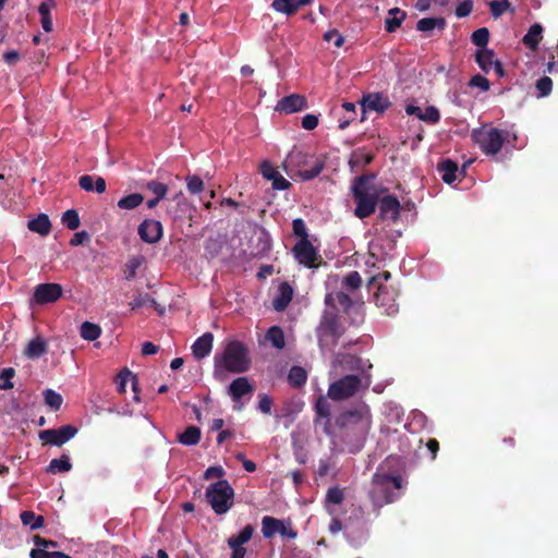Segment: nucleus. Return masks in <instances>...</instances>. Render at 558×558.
Segmentation results:
<instances>
[{
    "label": "nucleus",
    "mask_w": 558,
    "mask_h": 558,
    "mask_svg": "<svg viewBox=\"0 0 558 558\" xmlns=\"http://www.w3.org/2000/svg\"><path fill=\"white\" fill-rule=\"evenodd\" d=\"M129 379H132V387H133V390L135 391L136 390V380H135V376L132 374L131 371H129L128 368H124L122 369L118 377H117V386H118V391L121 392V393H124L125 390H126V384L129 381Z\"/></svg>",
    "instance_id": "obj_44"
},
{
    "label": "nucleus",
    "mask_w": 558,
    "mask_h": 558,
    "mask_svg": "<svg viewBox=\"0 0 558 558\" xmlns=\"http://www.w3.org/2000/svg\"><path fill=\"white\" fill-rule=\"evenodd\" d=\"M293 296V289L288 282L279 284L272 300V306L277 312L284 311L290 304Z\"/></svg>",
    "instance_id": "obj_23"
},
{
    "label": "nucleus",
    "mask_w": 558,
    "mask_h": 558,
    "mask_svg": "<svg viewBox=\"0 0 558 558\" xmlns=\"http://www.w3.org/2000/svg\"><path fill=\"white\" fill-rule=\"evenodd\" d=\"M253 386L246 377H238L228 387V393L234 402V410L241 411L244 407L242 398L253 392Z\"/></svg>",
    "instance_id": "obj_14"
},
{
    "label": "nucleus",
    "mask_w": 558,
    "mask_h": 558,
    "mask_svg": "<svg viewBox=\"0 0 558 558\" xmlns=\"http://www.w3.org/2000/svg\"><path fill=\"white\" fill-rule=\"evenodd\" d=\"M420 120L430 124H436L440 120V112L436 107L428 106L424 111H422Z\"/></svg>",
    "instance_id": "obj_52"
},
{
    "label": "nucleus",
    "mask_w": 558,
    "mask_h": 558,
    "mask_svg": "<svg viewBox=\"0 0 558 558\" xmlns=\"http://www.w3.org/2000/svg\"><path fill=\"white\" fill-rule=\"evenodd\" d=\"M306 379H307V375H306V372L304 371V368H302L300 366L291 367L289 375H288V380H289L290 385H292L293 387H301L306 383Z\"/></svg>",
    "instance_id": "obj_43"
},
{
    "label": "nucleus",
    "mask_w": 558,
    "mask_h": 558,
    "mask_svg": "<svg viewBox=\"0 0 558 558\" xmlns=\"http://www.w3.org/2000/svg\"><path fill=\"white\" fill-rule=\"evenodd\" d=\"M148 191H150L155 197L163 199L168 193V186L161 182L149 181L146 184Z\"/></svg>",
    "instance_id": "obj_54"
},
{
    "label": "nucleus",
    "mask_w": 558,
    "mask_h": 558,
    "mask_svg": "<svg viewBox=\"0 0 558 558\" xmlns=\"http://www.w3.org/2000/svg\"><path fill=\"white\" fill-rule=\"evenodd\" d=\"M471 40L472 43L482 48V49H486V46L489 41V31L488 28L486 27H481L476 31L473 32L472 36H471Z\"/></svg>",
    "instance_id": "obj_47"
},
{
    "label": "nucleus",
    "mask_w": 558,
    "mask_h": 558,
    "mask_svg": "<svg viewBox=\"0 0 558 558\" xmlns=\"http://www.w3.org/2000/svg\"><path fill=\"white\" fill-rule=\"evenodd\" d=\"M214 336L211 332H205L198 337L192 344V352L196 360L208 356L213 350Z\"/></svg>",
    "instance_id": "obj_22"
},
{
    "label": "nucleus",
    "mask_w": 558,
    "mask_h": 558,
    "mask_svg": "<svg viewBox=\"0 0 558 558\" xmlns=\"http://www.w3.org/2000/svg\"><path fill=\"white\" fill-rule=\"evenodd\" d=\"M137 233L143 242L155 244L161 239L163 228L161 222L158 220L145 219L140 223Z\"/></svg>",
    "instance_id": "obj_15"
},
{
    "label": "nucleus",
    "mask_w": 558,
    "mask_h": 558,
    "mask_svg": "<svg viewBox=\"0 0 558 558\" xmlns=\"http://www.w3.org/2000/svg\"><path fill=\"white\" fill-rule=\"evenodd\" d=\"M373 180L372 175H361L355 178L351 185V192L356 203L354 215L360 219L369 217L376 209L379 193Z\"/></svg>",
    "instance_id": "obj_4"
},
{
    "label": "nucleus",
    "mask_w": 558,
    "mask_h": 558,
    "mask_svg": "<svg viewBox=\"0 0 558 558\" xmlns=\"http://www.w3.org/2000/svg\"><path fill=\"white\" fill-rule=\"evenodd\" d=\"M201 439V429L197 426H189L179 435V442L185 446H194Z\"/></svg>",
    "instance_id": "obj_37"
},
{
    "label": "nucleus",
    "mask_w": 558,
    "mask_h": 558,
    "mask_svg": "<svg viewBox=\"0 0 558 558\" xmlns=\"http://www.w3.org/2000/svg\"><path fill=\"white\" fill-rule=\"evenodd\" d=\"M446 26L444 17H424L416 23V29L423 33H428L435 28L442 31Z\"/></svg>",
    "instance_id": "obj_35"
},
{
    "label": "nucleus",
    "mask_w": 558,
    "mask_h": 558,
    "mask_svg": "<svg viewBox=\"0 0 558 558\" xmlns=\"http://www.w3.org/2000/svg\"><path fill=\"white\" fill-rule=\"evenodd\" d=\"M266 339L276 349L281 350L286 347L284 333L282 329L278 326H272L268 329L266 333Z\"/></svg>",
    "instance_id": "obj_39"
},
{
    "label": "nucleus",
    "mask_w": 558,
    "mask_h": 558,
    "mask_svg": "<svg viewBox=\"0 0 558 558\" xmlns=\"http://www.w3.org/2000/svg\"><path fill=\"white\" fill-rule=\"evenodd\" d=\"M411 421L409 423L410 426H413V432L418 429L427 428L428 418L427 416L418 410H414L410 414Z\"/></svg>",
    "instance_id": "obj_48"
},
{
    "label": "nucleus",
    "mask_w": 558,
    "mask_h": 558,
    "mask_svg": "<svg viewBox=\"0 0 558 558\" xmlns=\"http://www.w3.org/2000/svg\"><path fill=\"white\" fill-rule=\"evenodd\" d=\"M62 295L59 283H40L35 288L34 300L38 304L53 303Z\"/></svg>",
    "instance_id": "obj_18"
},
{
    "label": "nucleus",
    "mask_w": 558,
    "mask_h": 558,
    "mask_svg": "<svg viewBox=\"0 0 558 558\" xmlns=\"http://www.w3.org/2000/svg\"><path fill=\"white\" fill-rule=\"evenodd\" d=\"M511 7L509 0H492L489 2V9L492 15L497 19L502 15L506 11H508Z\"/></svg>",
    "instance_id": "obj_51"
},
{
    "label": "nucleus",
    "mask_w": 558,
    "mask_h": 558,
    "mask_svg": "<svg viewBox=\"0 0 558 558\" xmlns=\"http://www.w3.org/2000/svg\"><path fill=\"white\" fill-rule=\"evenodd\" d=\"M61 220L70 230H76L81 225L78 213L75 209H68L64 211Z\"/></svg>",
    "instance_id": "obj_45"
},
{
    "label": "nucleus",
    "mask_w": 558,
    "mask_h": 558,
    "mask_svg": "<svg viewBox=\"0 0 558 558\" xmlns=\"http://www.w3.org/2000/svg\"><path fill=\"white\" fill-rule=\"evenodd\" d=\"M20 518L23 525L29 526L31 530H38L45 523L44 517L36 515L33 511H23Z\"/></svg>",
    "instance_id": "obj_41"
},
{
    "label": "nucleus",
    "mask_w": 558,
    "mask_h": 558,
    "mask_svg": "<svg viewBox=\"0 0 558 558\" xmlns=\"http://www.w3.org/2000/svg\"><path fill=\"white\" fill-rule=\"evenodd\" d=\"M397 295L398 293L395 289L380 284L375 294L376 305L383 307L387 315H393L398 312Z\"/></svg>",
    "instance_id": "obj_17"
},
{
    "label": "nucleus",
    "mask_w": 558,
    "mask_h": 558,
    "mask_svg": "<svg viewBox=\"0 0 558 558\" xmlns=\"http://www.w3.org/2000/svg\"><path fill=\"white\" fill-rule=\"evenodd\" d=\"M318 125V118L315 114L308 113L302 118V126L307 131L314 130Z\"/></svg>",
    "instance_id": "obj_64"
},
{
    "label": "nucleus",
    "mask_w": 558,
    "mask_h": 558,
    "mask_svg": "<svg viewBox=\"0 0 558 558\" xmlns=\"http://www.w3.org/2000/svg\"><path fill=\"white\" fill-rule=\"evenodd\" d=\"M253 533L254 527L251 524H247L239 534L232 535L228 538V546L230 548H244L242 545L252 538Z\"/></svg>",
    "instance_id": "obj_33"
},
{
    "label": "nucleus",
    "mask_w": 558,
    "mask_h": 558,
    "mask_svg": "<svg viewBox=\"0 0 558 558\" xmlns=\"http://www.w3.org/2000/svg\"><path fill=\"white\" fill-rule=\"evenodd\" d=\"M15 375L13 367H5L0 372V390H9L14 387L12 378Z\"/></svg>",
    "instance_id": "obj_50"
},
{
    "label": "nucleus",
    "mask_w": 558,
    "mask_h": 558,
    "mask_svg": "<svg viewBox=\"0 0 558 558\" xmlns=\"http://www.w3.org/2000/svg\"><path fill=\"white\" fill-rule=\"evenodd\" d=\"M141 266V259L137 257H134L130 259L126 264V270H125V279L132 280L136 276V271L138 267Z\"/></svg>",
    "instance_id": "obj_59"
},
{
    "label": "nucleus",
    "mask_w": 558,
    "mask_h": 558,
    "mask_svg": "<svg viewBox=\"0 0 558 558\" xmlns=\"http://www.w3.org/2000/svg\"><path fill=\"white\" fill-rule=\"evenodd\" d=\"M46 351H47L46 341L40 337H36L28 342L27 347L24 350V354L28 359L34 360V359L40 357Z\"/></svg>",
    "instance_id": "obj_31"
},
{
    "label": "nucleus",
    "mask_w": 558,
    "mask_h": 558,
    "mask_svg": "<svg viewBox=\"0 0 558 558\" xmlns=\"http://www.w3.org/2000/svg\"><path fill=\"white\" fill-rule=\"evenodd\" d=\"M77 434V428L72 425H63L59 428H49L39 433V438L52 446H62Z\"/></svg>",
    "instance_id": "obj_13"
},
{
    "label": "nucleus",
    "mask_w": 558,
    "mask_h": 558,
    "mask_svg": "<svg viewBox=\"0 0 558 558\" xmlns=\"http://www.w3.org/2000/svg\"><path fill=\"white\" fill-rule=\"evenodd\" d=\"M343 492L338 486L330 487L326 494V510L330 515L336 514L335 507L340 505L343 500Z\"/></svg>",
    "instance_id": "obj_30"
},
{
    "label": "nucleus",
    "mask_w": 558,
    "mask_h": 558,
    "mask_svg": "<svg viewBox=\"0 0 558 558\" xmlns=\"http://www.w3.org/2000/svg\"><path fill=\"white\" fill-rule=\"evenodd\" d=\"M336 302L345 312L353 307L351 298L343 291L329 292L326 294L325 304L327 308L316 328L318 344L323 353L333 351L340 337L344 333V328L338 318Z\"/></svg>",
    "instance_id": "obj_1"
},
{
    "label": "nucleus",
    "mask_w": 558,
    "mask_h": 558,
    "mask_svg": "<svg viewBox=\"0 0 558 558\" xmlns=\"http://www.w3.org/2000/svg\"><path fill=\"white\" fill-rule=\"evenodd\" d=\"M510 135L513 137V140L517 138L514 133H504L496 128L485 124L474 129L472 131L471 137L485 155L494 156L500 151L502 145L506 141H508Z\"/></svg>",
    "instance_id": "obj_8"
},
{
    "label": "nucleus",
    "mask_w": 558,
    "mask_h": 558,
    "mask_svg": "<svg viewBox=\"0 0 558 558\" xmlns=\"http://www.w3.org/2000/svg\"><path fill=\"white\" fill-rule=\"evenodd\" d=\"M475 61L482 71L488 73L495 63L494 51L487 48L478 50L475 54Z\"/></svg>",
    "instance_id": "obj_36"
},
{
    "label": "nucleus",
    "mask_w": 558,
    "mask_h": 558,
    "mask_svg": "<svg viewBox=\"0 0 558 558\" xmlns=\"http://www.w3.org/2000/svg\"><path fill=\"white\" fill-rule=\"evenodd\" d=\"M292 252L298 263L307 268L315 267V263L320 257L317 248L314 247L308 239H301L298 241L292 248Z\"/></svg>",
    "instance_id": "obj_12"
},
{
    "label": "nucleus",
    "mask_w": 558,
    "mask_h": 558,
    "mask_svg": "<svg viewBox=\"0 0 558 558\" xmlns=\"http://www.w3.org/2000/svg\"><path fill=\"white\" fill-rule=\"evenodd\" d=\"M101 328L94 323L84 322L81 325L80 335L84 340L94 341L100 337Z\"/></svg>",
    "instance_id": "obj_40"
},
{
    "label": "nucleus",
    "mask_w": 558,
    "mask_h": 558,
    "mask_svg": "<svg viewBox=\"0 0 558 558\" xmlns=\"http://www.w3.org/2000/svg\"><path fill=\"white\" fill-rule=\"evenodd\" d=\"M407 13L399 8H392L388 11V17L385 20V28L388 33H395L402 24Z\"/></svg>",
    "instance_id": "obj_28"
},
{
    "label": "nucleus",
    "mask_w": 558,
    "mask_h": 558,
    "mask_svg": "<svg viewBox=\"0 0 558 558\" xmlns=\"http://www.w3.org/2000/svg\"><path fill=\"white\" fill-rule=\"evenodd\" d=\"M144 202V196L141 193H132L122 198L117 203L120 209L132 210L137 208Z\"/></svg>",
    "instance_id": "obj_38"
},
{
    "label": "nucleus",
    "mask_w": 558,
    "mask_h": 558,
    "mask_svg": "<svg viewBox=\"0 0 558 558\" xmlns=\"http://www.w3.org/2000/svg\"><path fill=\"white\" fill-rule=\"evenodd\" d=\"M147 305H157V302L155 299H153L149 294H138L131 303L130 307L132 311H135L137 308H141L143 306Z\"/></svg>",
    "instance_id": "obj_53"
},
{
    "label": "nucleus",
    "mask_w": 558,
    "mask_h": 558,
    "mask_svg": "<svg viewBox=\"0 0 558 558\" xmlns=\"http://www.w3.org/2000/svg\"><path fill=\"white\" fill-rule=\"evenodd\" d=\"M400 236H401V232L400 231H395L391 234L379 233L377 235V239L373 243V247L374 248L375 247H380L381 250H384L385 254H388L390 251H392L395 248L396 241Z\"/></svg>",
    "instance_id": "obj_29"
},
{
    "label": "nucleus",
    "mask_w": 558,
    "mask_h": 558,
    "mask_svg": "<svg viewBox=\"0 0 558 558\" xmlns=\"http://www.w3.org/2000/svg\"><path fill=\"white\" fill-rule=\"evenodd\" d=\"M324 39L326 41L335 40L333 44L338 48L341 47L344 43L343 36L337 29L326 32L324 35Z\"/></svg>",
    "instance_id": "obj_62"
},
{
    "label": "nucleus",
    "mask_w": 558,
    "mask_h": 558,
    "mask_svg": "<svg viewBox=\"0 0 558 558\" xmlns=\"http://www.w3.org/2000/svg\"><path fill=\"white\" fill-rule=\"evenodd\" d=\"M362 284V278L357 271L349 272L342 280V288L354 291Z\"/></svg>",
    "instance_id": "obj_49"
},
{
    "label": "nucleus",
    "mask_w": 558,
    "mask_h": 558,
    "mask_svg": "<svg viewBox=\"0 0 558 558\" xmlns=\"http://www.w3.org/2000/svg\"><path fill=\"white\" fill-rule=\"evenodd\" d=\"M44 398L45 403L54 411H58L63 402L62 396L52 389H46L44 391Z\"/></svg>",
    "instance_id": "obj_46"
},
{
    "label": "nucleus",
    "mask_w": 558,
    "mask_h": 558,
    "mask_svg": "<svg viewBox=\"0 0 558 558\" xmlns=\"http://www.w3.org/2000/svg\"><path fill=\"white\" fill-rule=\"evenodd\" d=\"M390 101L387 96L381 93H369L364 95L361 100L363 112L376 111L378 113L385 112L390 107Z\"/></svg>",
    "instance_id": "obj_19"
},
{
    "label": "nucleus",
    "mask_w": 558,
    "mask_h": 558,
    "mask_svg": "<svg viewBox=\"0 0 558 558\" xmlns=\"http://www.w3.org/2000/svg\"><path fill=\"white\" fill-rule=\"evenodd\" d=\"M305 108L306 99L298 94L283 97L276 106V110L283 111L286 113H294Z\"/></svg>",
    "instance_id": "obj_21"
},
{
    "label": "nucleus",
    "mask_w": 558,
    "mask_h": 558,
    "mask_svg": "<svg viewBox=\"0 0 558 558\" xmlns=\"http://www.w3.org/2000/svg\"><path fill=\"white\" fill-rule=\"evenodd\" d=\"M283 167L288 175L293 178L298 175L302 181H310L318 177L325 168V161L293 147L283 161Z\"/></svg>",
    "instance_id": "obj_3"
},
{
    "label": "nucleus",
    "mask_w": 558,
    "mask_h": 558,
    "mask_svg": "<svg viewBox=\"0 0 558 558\" xmlns=\"http://www.w3.org/2000/svg\"><path fill=\"white\" fill-rule=\"evenodd\" d=\"M335 373L354 372L355 375L371 373L373 365L369 361L348 353H337L331 362Z\"/></svg>",
    "instance_id": "obj_10"
},
{
    "label": "nucleus",
    "mask_w": 558,
    "mask_h": 558,
    "mask_svg": "<svg viewBox=\"0 0 558 558\" xmlns=\"http://www.w3.org/2000/svg\"><path fill=\"white\" fill-rule=\"evenodd\" d=\"M292 229L295 235L301 236V239H307V229L303 219H294L292 221Z\"/></svg>",
    "instance_id": "obj_60"
},
{
    "label": "nucleus",
    "mask_w": 558,
    "mask_h": 558,
    "mask_svg": "<svg viewBox=\"0 0 558 558\" xmlns=\"http://www.w3.org/2000/svg\"><path fill=\"white\" fill-rule=\"evenodd\" d=\"M262 533L265 538H271L276 534L288 538H295L298 536V532L290 526L289 522L287 523L284 520L269 515H265L262 519Z\"/></svg>",
    "instance_id": "obj_11"
},
{
    "label": "nucleus",
    "mask_w": 558,
    "mask_h": 558,
    "mask_svg": "<svg viewBox=\"0 0 558 558\" xmlns=\"http://www.w3.org/2000/svg\"><path fill=\"white\" fill-rule=\"evenodd\" d=\"M27 228L35 233L46 236L51 231V222L46 214H39L27 222Z\"/></svg>",
    "instance_id": "obj_26"
},
{
    "label": "nucleus",
    "mask_w": 558,
    "mask_h": 558,
    "mask_svg": "<svg viewBox=\"0 0 558 558\" xmlns=\"http://www.w3.org/2000/svg\"><path fill=\"white\" fill-rule=\"evenodd\" d=\"M438 170L441 173L444 182L451 184L457 179L458 166L451 159H446L438 165Z\"/></svg>",
    "instance_id": "obj_32"
},
{
    "label": "nucleus",
    "mask_w": 558,
    "mask_h": 558,
    "mask_svg": "<svg viewBox=\"0 0 558 558\" xmlns=\"http://www.w3.org/2000/svg\"><path fill=\"white\" fill-rule=\"evenodd\" d=\"M78 185L82 190L86 192H96L101 194L106 191V181L101 177H93L89 174H84L78 179Z\"/></svg>",
    "instance_id": "obj_25"
},
{
    "label": "nucleus",
    "mask_w": 558,
    "mask_h": 558,
    "mask_svg": "<svg viewBox=\"0 0 558 558\" xmlns=\"http://www.w3.org/2000/svg\"><path fill=\"white\" fill-rule=\"evenodd\" d=\"M72 469V463L68 454H62L58 459H52L48 466L47 472L50 474L65 473Z\"/></svg>",
    "instance_id": "obj_34"
},
{
    "label": "nucleus",
    "mask_w": 558,
    "mask_h": 558,
    "mask_svg": "<svg viewBox=\"0 0 558 558\" xmlns=\"http://www.w3.org/2000/svg\"><path fill=\"white\" fill-rule=\"evenodd\" d=\"M345 537L351 546L360 547L367 541L368 530L362 527L357 531H348Z\"/></svg>",
    "instance_id": "obj_42"
},
{
    "label": "nucleus",
    "mask_w": 558,
    "mask_h": 558,
    "mask_svg": "<svg viewBox=\"0 0 558 558\" xmlns=\"http://www.w3.org/2000/svg\"><path fill=\"white\" fill-rule=\"evenodd\" d=\"M186 186H187V191L191 194H199L204 189V183L199 177L189 175L186 178Z\"/></svg>",
    "instance_id": "obj_56"
},
{
    "label": "nucleus",
    "mask_w": 558,
    "mask_h": 558,
    "mask_svg": "<svg viewBox=\"0 0 558 558\" xmlns=\"http://www.w3.org/2000/svg\"><path fill=\"white\" fill-rule=\"evenodd\" d=\"M315 411L317 415L315 425L320 427L325 434L330 435V403L327 397H318L315 403Z\"/></svg>",
    "instance_id": "obj_20"
},
{
    "label": "nucleus",
    "mask_w": 558,
    "mask_h": 558,
    "mask_svg": "<svg viewBox=\"0 0 558 558\" xmlns=\"http://www.w3.org/2000/svg\"><path fill=\"white\" fill-rule=\"evenodd\" d=\"M371 384V373H364L363 375L349 374L329 385L328 397L336 401L344 400L361 390H366Z\"/></svg>",
    "instance_id": "obj_7"
},
{
    "label": "nucleus",
    "mask_w": 558,
    "mask_h": 558,
    "mask_svg": "<svg viewBox=\"0 0 558 558\" xmlns=\"http://www.w3.org/2000/svg\"><path fill=\"white\" fill-rule=\"evenodd\" d=\"M536 89L538 92V97H546L551 93L553 89V81L548 76H543L536 82Z\"/></svg>",
    "instance_id": "obj_55"
},
{
    "label": "nucleus",
    "mask_w": 558,
    "mask_h": 558,
    "mask_svg": "<svg viewBox=\"0 0 558 558\" xmlns=\"http://www.w3.org/2000/svg\"><path fill=\"white\" fill-rule=\"evenodd\" d=\"M312 3V0H274L271 8L279 13L288 16L294 14L301 7Z\"/></svg>",
    "instance_id": "obj_24"
},
{
    "label": "nucleus",
    "mask_w": 558,
    "mask_h": 558,
    "mask_svg": "<svg viewBox=\"0 0 558 558\" xmlns=\"http://www.w3.org/2000/svg\"><path fill=\"white\" fill-rule=\"evenodd\" d=\"M473 9V1L472 0H463L460 2L456 8V15L457 17H465L470 15Z\"/></svg>",
    "instance_id": "obj_58"
},
{
    "label": "nucleus",
    "mask_w": 558,
    "mask_h": 558,
    "mask_svg": "<svg viewBox=\"0 0 558 558\" xmlns=\"http://www.w3.org/2000/svg\"><path fill=\"white\" fill-rule=\"evenodd\" d=\"M262 174L265 179L271 181L279 172L271 166L270 162L264 161L260 166Z\"/></svg>",
    "instance_id": "obj_63"
},
{
    "label": "nucleus",
    "mask_w": 558,
    "mask_h": 558,
    "mask_svg": "<svg viewBox=\"0 0 558 558\" xmlns=\"http://www.w3.org/2000/svg\"><path fill=\"white\" fill-rule=\"evenodd\" d=\"M258 398H259V400H258L257 409L264 414H270L271 405H272L271 398L267 395H259Z\"/></svg>",
    "instance_id": "obj_61"
},
{
    "label": "nucleus",
    "mask_w": 558,
    "mask_h": 558,
    "mask_svg": "<svg viewBox=\"0 0 558 558\" xmlns=\"http://www.w3.org/2000/svg\"><path fill=\"white\" fill-rule=\"evenodd\" d=\"M469 85L471 87H477L483 92L488 90L490 87L489 81L481 74H476V75L472 76L469 82Z\"/></svg>",
    "instance_id": "obj_57"
},
{
    "label": "nucleus",
    "mask_w": 558,
    "mask_h": 558,
    "mask_svg": "<svg viewBox=\"0 0 558 558\" xmlns=\"http://www.w3.org/2000/svg\"><path fill=\"white\" fill-rule=\"evenodd\" d=\"M379 218L396 222L400 218L401 204L395 195H386L378 198Z\"/></svg>",
    "instance_id": "obj_16"
},
{
    "label": "nucleus",
    "mask_w": 558,
    "mask_h": 558,
    "mask_svg": "<svg viewBox=\"0 0 558 558\" xmlns=\"http://www.w3.org/2000/svg\"><path fill=\"white\" fill-rule=\"evenodd\" d=\"M337 424L352 432L359 438L364 439L372 425L369 407L366 403H359L353 409L340 414L337 418Z\"/></svg>",
    "instance_id": "obj_6"
},
{
    "label": "nucleus",
    "mask_w": 558,
    "mask_h": 558,
    "mask_svg": "<svg viewBox=\"0 0 558 558\" xmlns=\"http://www.w3.org/2000/svg\"><path fill=\"white\" fill-rule=\"evenodd\" d=\"M205 497L213 511L221 515L232 508L234 490L227 480H219L206 488Z\"/></svg>",
    "instance_id": "obj_9"
},
{
    "label": "nucleus",
    "mask_w": 558,
    "mask_h": 558,
    "mask_svg": "<svg viewBox=\"0 0 558 558\" xmlns=\"http://www.w3.org/2000/svg\"><path fill=\"white\" fill-rule=\"evenodd\" d=\"M214 364V375L217 378H222L226 372L244 373L250 368L247 349L238 340L230 341L222 353H216Z\"/></svg>",
    "instance_id": "obj_2"
},
{
    "label": "nucleus",
    "mask_w": 558,
    "mask_h": 558,
    "mask_svg": "<svg viewBox=\"0 0 558 558\" xmlns=\"http://www.w3.org/2000/svg\"><path fill=\"white\" fill-rule=\"evenodd\" d=\"M401 477L386 473L376 472L373 476L369 497L375 507L393 502L400 497Z\"/></svg>",
    "instance_id": "obj_5"
},
{
    "label": "nucleus",
    "mask_w": 558,
    "mask_h": 558,
    "mask_svg": "<svg viewBox=\"0 0 558 558\" xmlns=\"http://www.w3.org/2000/svg\"><path fill=\"white\" fill-rule=\"evenodd\" d=\"M543 26L535 23L530 26L527 33L524 35L522 41L532 51L537 50L539 41L542 40Z\"/></svg>",
    "instance_id": "obj_27"
}]
</instances>
